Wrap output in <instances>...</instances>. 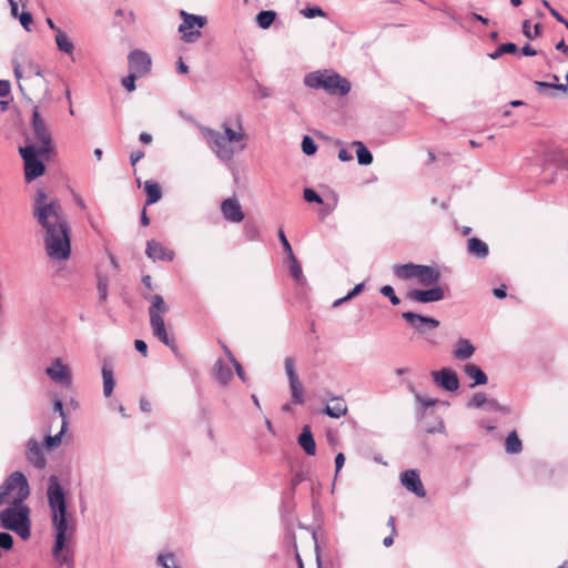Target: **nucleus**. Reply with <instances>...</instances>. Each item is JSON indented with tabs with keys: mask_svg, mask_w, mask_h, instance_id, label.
<instances>
[{
	"mask_svg": "<svg viewBox=\"0 0 568 568\" xmlns=\"http://www.w3.org/2000/svg\"><path fill=\"white\" fill-rule=\"evenodd\" d=\"M32 217L43 230L47 255L53 261H67L71 255V226L61 203L38 189L32 203Z\"/></svg>",
	"mask_w": 568,
	"mask_h": 568,
	"instance_id": "obj_1",
	"label": "nucleus"
},
{
	"mask_svg": "<svg viewBox=\"0 0 568 568\" xmlns=\"http://www.w3.org/2000/svg\"><path fill=\"white\" fill-rule=\"evenodd\" d=\"M47 499L54 534L52 556L59 566L72 567L74 557L71 541L77 531V521L74 516L68 511L67 495L55 475L48 478Z\"/></svg>",
	"mask_w": 568,
	"mask_h": 568,
	"instance_id": "obj_2",
	"label": "nucleus"
},
{
	"mask_svg": "<svg viewBox=\"0 0 568 568\" xmlns=\"http://www.w3.org/2000/svg\"><path fill=\"white\" fill-rule=\"evenodd\" d=\"M233 123L239 128L237 131L231 128L229 121L222 123L223 133L210 128L201 130L210 149L222 162H230L236 152L244 150L246 146L240 114L235 115Z\"/></svg>",
	"mask_w": 568,
	"mask_h": 568,
	"instance_id": "obj_3",
	"label": "nucleus"
},
{
	"mask_svg": "<svg viewBox=\"0 0 568 568\" xmlns=\"http://www.w3.org/2000/svg\"><path fill=\"white\" fill-rule=\"evenodd\" d=\"M304 84L311 89L324 90L331 95L344 97L351 91V82L332 69L307 73L304 77Z\"/></svg>",
	"mask_w": 568,
	"mask_h": 568,
	"instance_id": "obj_4",
	"label": "nucleus"
},
{
	"mask_svg": "<svg viewBox=\"0 0 568 568\" xmlns=\"http://www.w3.org/2000/svg\"><path fill=\"white\" fill-rule=\"evenodd\" d=\"M2 528L16 532L21 539L31 536L30 508L21 499H13L12 505L0 511Z\"/></svg>",
	"mask_w": 568,
	"mask_h": 568,
	"instance_id": "obj_5",
	"label": "nucleus"
},
{
	"mask_svg": "<svg viewBox=\"0 0 568 568\" xmlns=\"http://www.w3.org/2000/svg\"><path fill=\"white\" fill-rule=\"evenodd\" d=\"M144 300L150 301L149 307L150 325L153 335L173 352L176 351V344L173 337H170L164 323V315L169 312V305L160 294H143Z\"/></svg>",
	"mask_w": 568,
	"mask_h": 568,
	"instance_id": "obj_6",
	"label": "nucleus"
},
{
	"mask_svg": "<svg viewBox=\"0 0 568 568\" xmlns=\"http://www.w3.org/2000/svg\"><path fill=\"white\" fill-rule=\"evenodd\" d=\"M395 277L402 281L416 280L417 284L430 287L440 281L438 267L415 263L395 264L392 267Z\"/></svg>",
	"mask_w": 568,
	"mask_h": 568,
	"instance_id": "obj_7",
	"label": "nucleus"
},
{
	"mask_svg": "<svg viewBox=\"0 0 568 568\" xmlns=\"http://www.w3.org/2000/svg\"><path fill=\"white\" fill-rule=\"evenodd\" d=\"M403 320L417 333L423 336V338L432 345H436V338L432 334L433 331L438 328L439 321L425 315H419L414 312H404L402 313Z\"/></svg>",
	"mask_w": 568,
	"mask_h": 568,
	"instance_id": "obj_8",
	"label": "nucleus"
},
{
	"mask_svg": "<svg viewBox=\"0 0 568 568\" xmlns=\"http://www.w3.org/2000/svg\"><path fill=\"white\" fill-rule=\"evenodd\" d=\"M19 151L24 162L26 181L31 182L40 178L45 172V165L39 158L49 153H40V150H37L34 144H28L24 148H20Z\"/></svg>",
	"mask_w": 568,
	"mask_h": 568,
	"instance_id": "obj_9",
	"label": "nucleus"
},
{
	"mask_svg": "<svg viewBox=\"0 0 568 568\" xmlns=\"http://www.w3.org/2000/svg\"><path fill=\"white\" fill-rule=\"evenodd\" d=\"M14 489H18V497L16 499L24 500L29 496V494H30L28 479L20 471L12 473L0 485V506L2 504H4V501L7 500L8 496Z\"/></svg>",
	"mask_w": 568,
	"mask_h": 568,
	"instance_id": "obj_10",
	"label": "nucleus"
},
{
	"mask_svg": "<svg viewBox=\"0 0 568 568\" xmlns=\"http://www.w3.org/2000/svg\"><path fill=\"white\" fill-rule=\"evenodd\" d=\"M31 128L34 139L39 143L37 150H40V153H52L54 149L52 136L44 120L40 115L38 106H34L32 111Z\"/></svg>",
	"mask_w": 568,
	"mask_h": 568,
	"instance_id": "obj_11",
	"label": "nucleus"
},
{
	"mask_svg": "<svg viewBox=\"0 0 568 568\" xmlns=\"http://www.w3.org/2000/svg\"><path fill=\"white\" fill-rule=\"evenodd\" d=\"M183 22L179 26V32L182 33V40L186 43H193L201 37L200 30H191L194 27L203 28L206 24V18L181 11Z\"/></svg>",
	"mask_w": 568,
	"mask_h": 568,
	"instance_id": "obj_12",
	"label": "nucleus"
},
{
	"mask_svg": "<svg viewBox=\"0 0 568 568\" xmlns=\"http://www.w3.org/2000/svg\"><path fill=\"white\" fill-rule=\"evenodd\" d=\"M285 373L288 378L291 395H292V404L302 405L305 402L304 398V388L302 383L300 382L298 375L295 369V361L293 357L288 356L284 361Z\"/></svg>",
	"mask_w": 568,
	"mask_h": 568,
	"instance_id": "obj_13",
	"label": "nucleus"
},
{
	"mask_svg": "<svg viewBox=\"0 0 568 568\" xmlns=\"http://www.w3.org/2000/svg\"><path fill=\"white\" fill-rule=\"evenodd\" d=\"M129 70L140 77L148 74L151 70L152 60L149 53L142 50H133L128 55Z\"/></svg>",
	"mask_w": 568,
	"mask_h": 568,
	"instance_id": "obj_14",
	"label": "nucleus"
},
{
	"mask_svg": "<svg viewBox=\"0 0 568 568\" xmlns=\"http://www.w3.org/2000/svg\"><path fill=\"white\" fill-rule=\"evenodd\" d=\"M45 374L50 379L63 386H70L72 383V375L69 366L63 364L59 357L54 358L51 365L45 368Z\"/></svg>",
	"mask_w": 568,
	"mask_h": 568,
	"instance_id": "obj_15",
	"label": "nucleus"
},
{
	"mask_svg": "<svg viewBox=\"0 0 568 568\" xmlns=\"http://www.w3.org/2000/svg\"><path fill=\"white\" fill-rule=\"evenodd\" d=\"M432 377L435 384L447 392H455L459 388V379L457 374L450 368H442L434 371Z\"/></svg>",
	"mask_w": 568,
	"mask_h": 568,
	"instance_id": "obj_16",
	"label": "nucleus"
},
{
	"mask_svg": "<svg viewBox=\"0 0 568 568\" xmlns=\"http://www.w3.org/2000/svg\"><path fill=\"white\" fill-rule=\"evenodd\" d=\"M445 292L440 286L429 287L427 290H412L407 293V298L417 303H432L444 300Z\"/></svg>",
	"mask_w": 568,
	"mask_h": 568,
	"instance_id": "obj_17",
	"label": "nucleus"
},
{
	"mask_svg": "<svg viewBox=\"0 0 568 568\" xmlns=\"http://www.w3.org/2000/svg\"><path fill=\"white\" fill-rule=\"evenodd\" d=\"M402 485L417 497H425L426 490L416 469H408L400 474Z\"/></svg>",
	"mask_w": 568,
	"mask_h": 568,
	"instance_id": "obj_18",
	"label": "nucleus"
},
{
	"mask_svg": "<svg viewBox=\"0 0 568 568\" xmlns=\"http://www.w3.org/2000/svg\"><path fill=\"white\" fill-rule=\"evenodd\" d=\"M145 254L153 262L164 261L172 262L174 260L175 253L174 251L165 247L163 244L155 240H150L146 242Z\"/></svg>",
	"mask_w": 568,
	"mask_h": 568,
	"instance_id": "obj_19",
	"label": "nucleus"
},
{
	"mask_svg": "<svg viewBox=\"0 0 568 568\" xmlns=\"http://www.w3.org/2000/svg\"><path fill=\"white\" fill-rule=\"evenodd\" d=\"M221 212L226 221L240 223L244 220V213L240 202L235 197L225 199L221 203Z\"/></svg>",
	"mask_w": 568,
	"mask_h": 568,
	"instance_id": "obj_20",
	"label": "nucleus"
},
{
	"mask_svg": "<svg viewBox=\"0 0 568 568\" xmlns=\"http://www.w3.org/2000/svg\"><path fill=\"white\" fill-rule=\"evenodd\" d=\"M26 458L30 464H32L38 469H42L45 467L47 459L44 457L40 443L36 438H30L28 440Z\"/></svg>",
	"mask_w": 568,
	"mask_h": 568,
	"instance_id": "obj_21",
	"label": "nucleus"
},
{
	"mask_svg": "<svg viewBox=\"0 0 568 568\" xmlns=\"http://www.w3.org/2000/svg\"><path fill=\"white\" fill-rule=\"evenodd\" d=\"M103 395L110 397L115 386L113 365L111 361L103 359L102 364Z\"/></svg>",
	"mask_w": 568,
	"mask_h": 568,
	"instance_id": "obj_22",
	"label": "nucleus"
},
{
	"mask_svg": "<svg viewBox=\"0 0 568 568\" xmlns=\"http://www.w3.org/2000/svg\"><path fill=\"white\" fill-rule=\"evenodd\" d=\"M297 443L308 456L315 455L316 443L310 425L303 426L302 432L297 437Z\"/></svg>",
	"mask_w": 568,
	"mask_h": 568,
	"instance_id": "obj_23",
	"label": "nucleus"
},
{
	"mask_svg": "<svg viewBox=\"0 0 568 568\" xmlns=\"http://www.w3.org/2000/svg\"><path fill=\"white\" fill-rule=\"evenodd\" d=\"M464 373L473 379L471 387L485 385L488 381L486 373L476 364L468 363L464 366Z\"/></svg>",
	"mask_w": 568,
	"mask_h": 568,
	"instance_id": "obj_24",
	"label": "nucleus"
},
{
	"mask_svg": "<svg viewBox=\"0 0 568 568\" xmlns=\"http://www.w3.org/2000/svg\"><path fill=\"white\" fill-rule=\"evenodd\" d=\"M476 352L475 346L470 343L469 339L460 338L458 339L456 347L453 352V355L458 361H466L470 358Z\"/></svg>",
	"mask_w": 568,
	"mask_h": 568,
	"instance_id": "obj_25",
	"label": "nucleus"
},
{
	"mask_svg": "<svg viewBox=\"0 0 568 568\" xmlns=\"http://www.w3.org/2000/svg\"><path fill=\"white\" fill-rule=\"evenodd\" d=\"M332 405H326L324 413L332 418H339L347 413V405L342 397H332Z\"/></svg>",
	"mask_w": 568,
	"mask_h": 568,
	"instance_id": "obj_26",
	"label": "nucleus"
},
{
	"mask_svg": "<svg viewBox=\"0 0 568 568\" xmlns=\"http://www.w3.org/2000/svg\"><path fill=\"white\" fill-rule=\"evenodd\" d=\"M467 250L470 255H474L477 258H486L489 254L488 245L478 237H471L468 240Z\"/></svg>",
	"mask_w": 568,
	"mask_h": 568,
	"instance_id": "obj_27",
	"label": "nucleus"
},
{
	"mask_svg": "<svg viewBox=\"0 0 568 568\" xmlns=\"http://www.w3.org/2000/svg\"><path fill=\"white\" fill-rule=\"evenodd\" d=\"M215 378L222 384L227 385L233 377L231 367L222 359H217L213 367Z\"/></svg>",
	"mask_w": 568,
	"mask_h": 568,
	"instance_id": "obj_28",
	"label": "nucleus"
},
{
	"mask_svg": "<svg viewBox=\"0 0 568 568\" xmlns=\"http://www.w3.org/2000/svg\"><path fill=\"white\" fill-rule=\"evenodd\" d=\"M144 191L146 193L145 205L154 204L159 202L162 197V191L160 185L152 180H148L144 182Z\"/></svg>",
	"mask_w": 568,
	"mask_h": 568,
	"instance_id": "obj_29",
	"label": "nucleus"
},
{
	"mask_svg": "<svg viewBox=\"0 0 568 568\" xmlns=\"http://www.w3.org/2000/svg\"><path fill=\"white\" fill-rule=\"evenodd\" d=\"M554 83L546 82V81H536L535 85L539 93H545L546 90H559L565 93L568 92V83H557L559 81V78L556 74L551 75Z\"/></svg>",
	"mask_w": 568,
	"mask_h": 568,
	"instance_id": "obj_30",
	"label": "nucleus"
},
{
	"mask_svg": "<svg viewBox=\"0 0 568 568\" xmlns=\"http://www.w3.org/2000/svg\"><path fill=\"white\" fill-rule=\"evenodd\" d=\"M356 148V156L359 165H369L373 162V154L361 141H354L352 143Z\"/></svg>",
	"mask_w": 568,
	"mask_h": 568,
	"instance_id": "obj_31",
	"label": "nucleus"
},
{
	"mask_svg": "<svg viewBox=\"0 0 568 568\" xmlns=\"http://www.w3.org/2000/svg\"><path fill=\"white\" fill-rule=\"evenodd\" d=\"M55 43L58 49L67 54H71L74 50L73 42L62 30H58V33L55 34Z\"/></svg>",
	"mask_w": 568,
	"mask_h": 568,
	"instance_id": "obj_32",
	"label": "nucleus"
},
{
	"mask_svg": "<svg viewBox=\"0 0 568 568\" xmlns=\"http://www.w3.org/2000/svg\"><path fill=\"white\" fill-rule=\"evenodd\" d=\"M505 449L508 454H518L523 450V444L517 433L513 430L508 434L505 440Z\"/></svg>",
	"mask_w": 568,
	"mask_h": 568,
	"instance_id": "obj_33",
	"label": "nucleus"
},
{
	"mask_svg": "<svg viewBox=\"0 0 568 568\" xmlns=\"http://www.w3.org/2000/svg\"><path fill=\"white\" fill-rule=\"evenodd\" d=\"M276 12L262 10L256 14V23L261 29H268L276 19Z\"/></svg>",
	"mask_w": 568,
	"mask_h": 568,
	"instance_id": "obj_34",
	"label": "nucleus"
},
{
	"mask_svg": "<svg viewBox=\"0 0 568 568\" xmlns=\"http://www.w3.org/2000/svg\"><path fill=\"white\" fill-rule=\"evenodd\" d=\"M518 50L517 45L513 42H506L497 47V49L490 53H488V57L493 60L499 59L503 54L509 53H516Z\"/></svg>",
	"mask_w": 568,
	"mask_h": 568,
	"instance_id": "obj_35",
	"label": "nucleus"
},
{
	"mask_svg": "<svg viewBox=\"0 0 568 568\" xmlns=\"http://www.w3.org/2000/svg\"><path fill=\"white\" fill-rule=\"evenodd\" d=\"M290 262V273L297 283H303L305 277L303 275L302 266L295 255L287 258Z\"/></svg>",
	"mask_w": 568,
	"mask_h": 568,
	"instance_id": "obj_36",
	"label": "nucleus"
},
{
	"mask_svg": "<svg viewBox=\"0 0 568 568\" xmlns=\"http://www.w3.org/2000/svg\"><path fill=\"white\" fill-rule=\"evenodd\" d=\"M67 420H64L62 423V426H61V430L54 435V436H47L45 439H44V445L48 449H54L57 448L58 446H60L61 444V438H62V435L64 434V432L67 430Z\"/></svg>",
	"mask_w": 568,
	"mask_h": 568,
	"instance_id": "obj_37",
	"label": "nucleus"
},
{
	"mask_svg": "<svg viewBox=\"0 0 568 568\" xmlns=\"http://www.w3.org/2000/svg\"><path fill=\"white\" fill-rule=\"evenodd\" d=\"M338 203V195L336 193H332L329 196L324 200L323 210L321 211L320 215L322 217H325L326 215L331 214L337 206Z\"/></svg>",
	"mask_w": 568,
	"mask_h": 568,
	"instance_id": "obj_38",
	"label": "nucleus"
},
{
	"mask_svg": "<svg viewBox=\"0 0 568 568\" xmlns=\"http://www.w3.org/2000/svg\"><path fill=\"white\" fill-rule=\"evenodd\" d=\"M156 562L163 568H180L176 564L175 556L171 552L160 554L156 558Z\"/></svg>",
	"mask_w": 568,
	"mask_h": 568,
	"instance_id": "obj_39",
	"label": "nucleus"
},
{
	"mask_svg": "<svg viewBox=\"0 0 568 568\" xmlns=\"http://www.w3.org/2000/svg\"><path fill=\"white\" fill-rule=\"evenodd\" d=\"M108 287H109V280L106 276L99 275L98 276V284L97 290L99 294V301L105 302L108 298Z\"/></svg>",
	"mask_w": 568,
	"mask_h": 568,
	"instance_id": "obj_40",
	"label": "nucleus"
},
{
	"mask_svg": "<svg viewBox=\"0 0 568 568\" xmlns=\"http://www.w3.org/2000/svg\"><path fill=\"white\" fill-rule=\"evenodd\" d=\"M530 27H531L530 20H524V22H523V34L525 37H527L528 39H535V38L539 37L540 33H541V29H542L541 24L536 23L534 26V32L530 31Z\"/></svg>",
	"mask_w": 568,
	"mask_h": 568,
	"instance_id": "obj_41",
	"label": "nucleus"
},
{
	"mask_svg": "<svg viewBox=\"0 0 568 568\" xmlns=\"http://www.w3.org/2000/svg\"><path fill=\"white\" fill-rule=\"evenodd\" d=\"M303 197L308 203H324V199L313 189L305 187L303 191Z\"/></svg>",
	"mask_w": 568,
	"mask_h": 568,
	"instance_id": "obj_42",
	"label": "nucleus"
},
{
	"mask_svg": "<svg viewBox=\"0 0 568 568\" xmlns=\"http://www.w3.org/2000/svg\"><path fill=\"white\" fill-rule=\"evenodd\" d=\"M487 397L485 393L478 392L473 395L470 400L468 402L467 406L473 408H480L484 405H487Z\"/></svg>",
	"mask_w": 568,
	"mask_h": 568,
	"instance_id": "obj_43",
	"label": "nucleus"
},
{
	"mask_svg": "<svg viewBox=\"0 0 568 568\" xmlns=\"http://www.w3.org/2000/svg\"><path fill=\"white\" fill-rule=\"evenodd\" d=\"M301 13L307 19H313L315 17H326V12L318 6L306 7L301 11Z\"/></svg>",
	"mask_w": 568,
	"mask_h": 568,
	"instance_id": "obj_44",
	"label": "nucleus"
},
{
	"mask_svg": "<svg viewBox=\"0 0 568 568\" xmlns=\"http://www.w3.org/2000/svg\"><path fill=\"white\" fill-rule=\"evenodd\" d=\"M381 294L385 297H388L389 298V302L392 303V305L394 306H397L399 305L400 303V300L399 297L395 294V291L393 288V286L390 285H384L381 287Z\"/></svg>",
	"mask_w": 568,
	"mask_h": 568,
	"instance_id": "obj_45",
	"label": "nucleus"
},
{
	"mask_svg": "<svg viewBox=\"0 0 568 568\" xmlns=\"http://www.w3.org/2000/svg\"><path fill=\"white\" fill-rule=\"evenodd\" d=\"M316 150H317V145L314 142V140L311 136L305 135L302 140V151L306 155H313L316 152Z\"/></svg>",
	"mask_w": 568,
	"mask_h": 568,
	"instance_id": "obj_46",
	"label": "nucleus"
},
{
	"mask_svg": "<svg viewBox=\"0 0 568 568\" xmlns=\"http://www.w3.org/2000/svg\"><path fill=\"white\" fill-rule=\"evenodd\" d=\"M278 240L283 246L284 253L286 254L287 258H290L292 255H295L293 252V248L282 229H280V231H278Z\"/></svg>",
	"mask_w": 568,
	"mask_h": 568,
	"instance_id": "obj_47",
	"label": "nucleus"
},
{
	"mask_svg": "<svg viewBox=\"0 0 568 568\" xmlns=\"http://www.w3.org/2000/svg\"><path fill=\"white\" fill-rule=\"evenodd\" d=\"M140 75L136 73H133L130 71L129 75L122 79L123 87L129 91L132 92L136 89L135 81Z\"/></svg>",
	"mask_w": 568,
	"mask_h": 568,
	"instance_id": "obj_48",
	"label": "nucleus"
},
{
	"mask_svg": "<svg viewBox=\"0 0 568 568\" xmlns=\"http://www.w3.org/2000/svg\"><path fill=\"white\" fill-rule=\"evenodd\" d=\"M13 547V537L6 531L0 532V550H10Z\"/></svg>",
	"mask_w": 568,
	"mask_h": 568,
	"instance_id": "obj_49",
	"label": "nucleus"
},
{
	"mask_svg": "<svg viewBox=\"0 0 568 568\" xmlns=\"http://www.w3.org/2000/svg\"><path fill=\"white\" fill-rule=\"evenodd\" d=\"M487 406L489 407V409H493L495 412H499V413H503V414H510L511 409L509 406H505V405H500L496 399L491 398V399H488L487 402Z\"/></svg>",
	"mask_w": 568,
	"mask_h": 568,
	"instance_id": "obj_50",
	"label": "nucleus"
},
{
	"mask_svg": "<svg viewBox=\"0 0 568 568\" xmlns=\"http://www.w3.org/2000/svg\"><path fill=\"white\" fill-rule=\"evenodd\" d=\"M18 17H19L21 26L27 31H30V26L33 21L31 13L23 11L21 14L18 13Z\"/></svg>",
	"mask_w": 568,
	"mask_h": 568,
	"instance_id": "obj_51",
	"label": "nucleus"
},
{
	"mask_svg": "<svg viewBox=\"0 0 568 568\" xmlns=\"http://www.w3.org/2000/svg\"><path fill=\"white\" fill-rule=\"evenodd\" d=\"M245 235H246L247 240L255 241L258 236V231H257L256 226L246 224L245 225Z\"/></svg>",
	"mask_w": 568,
	"mask_h": 568,
	"instance_id": "obj_52",
	"label": "nucleus"
},
{
	"mask_svg": "<svg viewBox=\"0 0 568 568\" xmlns=\"http://www.w3.org/2000/svg\"><path fill=\"white\" fill-rule=\"evenodd\" d=\"M232 365L234 366L236 375L239 376V378H241L243 382H245L246 377H245L244 369H243L242 365L239 363V361L235 357H232Z\"/></svg>",
	"mask_w": 568,
	"mask_h": 568,
	"instance_id": "obj_53",
	"label": "nucleus"
},
{
	"mask_svg": "<svg viewBox=\"0 0 568 568\" xmlns=\"http://www.w3.org/2000/svg\"><path fill=\"white\" fill-rule=\"evenodd\" d=\"M28 77H42V70L39 65L30 63L27 67Z\"/></svg>",
	"mask_w": 568,
	"mask_h": 568,
	"instance_id": "obj_54",
	"label": "nucleus"
},
{
	"mask_svg": "<svg viewBox=\"0 0 568 568\" xmlns=\"http://www.w3.org/2000/svg\"><path fill=\"white\" fill-rule=\"evenodd\" d=\"M364 287H365V283L364 282H362L359 284H356L354 286V288L346 294V298H351L352 300L353 297L357 296L359 293L363 292Z\"/></svg>",
	"mask_w": 568,
	"mask_h": 568,
	"instance_id": "obj_55",
	"label": "nucleus"
},
{
	"mask_svg": "<svg viewBox=\"0 0 568 568\" xmlns=\"http://www.w3.org/2000/svg\"><path fill=\"white\" fill-rule=\"evenodd\" d=\"M134 347L135 349L141 353L143 356H146L148 355V345L142 339H135L134 342Z\"/></svg>",
	"mask_w": 568,
	"mask_h": 568,
	"instance_id": "obj_56",
	"label": "nucleus"
},
{
	"mask_svg": "<svg viewBox=\"0 0 568 568\" xmlns=\"http://www.w3.org/2000/svg\"><path fill=\"white\" fill-rule=\"evenodd\" d=\"M549 12L559 23H562L566 27V23H568V20L565 19L564 16L559 11H557L552 7H549Z\"/></svg>",
	"mask_w": 568,
	"mask_h": 568,
	"instance_id": "obj_57",
	"label": "nucleus"
},
{
	"mask_svg": "<svg viewBox=\"0 0 568 568\" xmlns=\"http://www.w3.org/2000/svg\"><path fill=\"white\" fill-rule=\"evenodd\" d=\"M10 82L7 80H0V98H4L10 93Z\"/></svg>",
	"mask_w": 568,
	"mask_h": 568,
	"instance_id": "obj_58",
	"label": "nucleus"
},
{
	"mask_svg": "<svg viewBox=\"0 0 568 568\" xmlns=\"http://www.w3.org/2000/svg\"><path fill=\"white\" fill-rule=\"evenodd\" d=\"M144 156V152L141 150L133 151L130 154V162L132 165H135Z\"/></svg>",
	"mask_w": 568,
	"mask_h": 568,
	"instance_id": "obj_59",
	"label": "nucleus"
},
{
	"mask_svg": "<svg viewBox=\"0 0 568 568\" xmlns=\"http://www.w3.org/2000/svg\"><path fill=\"white\" fill-rule=\"evenodd\" d=\"M338 160L342 162H348L353 160V154L348 152L346 149H341L338 151Z\"/></svg>",
	"mask_w": 568,
	"mask_h": 568,
	"instance_id": "obj_60",
	"label": "nucleus"
},
{
	"mask_svg": "<svg viewBox=\"0 0 568 568\" xmlns=\"http://www.w3.org/2000/svg\"><path fill=\"white\" fill-rule=\"evenodd\" d=\"M507 287L506 285H500L499 287L494 288L493 294L496 298H505L507 295Z\"/></svg>",
	"mask_w": 568,
	"mask_h": 568,
	"instance_id": "obj_61",
	"label": "nucleus"
},
{
	"mask_svg": "<svg viewBox=\"0 0 568 568\" xmlns=\"http://www.w3.org/2000/svg\"><path fill=\"white\" fill-rule=\"evenodd\" d=\"M53 408L55 412H58L60 414V416L62 417V423L64 420H67V416H65V413L63 410V404L60 399H55L54 400V404H53Z\"/></svg>",
	"mask_w": 568,
	"mask_h": 568,
	"instance_id": "obj_62",
	"label": "nucleus"
},
{
	"mask_svg": "<svg viewBox=\"0 0 568 568\" xmlns=\"http://www.w3.org/2000/svg\"><path fill=\"white\" fill-rule=\"evenodd\" d=\"M416 399L425 407H430V406H434L436 404V399H433V398H424L422 397L420 395H416Z\"/></svg>",
	"mask_w": 568,
	"mask_h": 568,
	"instance_id": "obj_63",
	"label": "nucleus"
},
{
	"mask_svg": "<svg viewBox=\"0 0 568 568\" xmlns=\"http://www.w3.org/2000/svg\"><path fill=\"white\" fill-rule=\"evenodd\" d=\"M344 463H345V456L343 453H338L336 456H335V468H336V473H338L342 467L344 466Z\"/></svg>",
	"mask_w": 568,
	"mask_h": 568,
	"instance_id": "obj_64",
	"label": "nucleus"
}]
</instances>
